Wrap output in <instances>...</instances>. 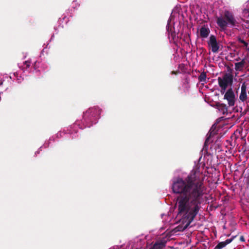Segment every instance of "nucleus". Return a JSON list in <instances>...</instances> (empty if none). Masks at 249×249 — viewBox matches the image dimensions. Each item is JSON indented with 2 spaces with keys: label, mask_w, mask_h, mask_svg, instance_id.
I'll return each instance as SVG.
<instances>
[{
  "label": "nucleus",
  "mask_w": 249,
  "mask_h": 249,
  "mask_svg": "<svg viewBox=\"0 0 249 249\" xmlns=\"http://www.w3.org/2000/svg\"><path fill=\"white\" fill-rule=\"evenodd\" d=\"M172 188L174 193L179 195L176 198L177 217L184 226L183 227L178 226L177 229L178 231H183L189 227L198 213L204 196L206 194L207 188L203 180L194 173L184 179L178 178L173 182Z\"/></svg>",
  "instance_id": "obj_1"
},
{
  "label": "nucleus",
  "mask_w": 249,
  "mask_h": 249,
  "mask_svg": "<svg viewBox=\"0 0 249 249\" xmlns=\"http://www.w3.org/2000/svg\"><path fill=\"white\" fill-rule=\"evenodd\" d=\"M216 23L221 29L225 30L228 26H236L237 22L232 12L225 10L222 16L216 18Z\"/></svg>",
  "instance_id": "obj_2"
},
{
  "label": "nucleus",
  "mask_w": 249,
  "mask_h": 249,
  "mask_svg": "<svg viewBox=\"0 0 249 249\" xmlns=\"http://www.w3.org/2000/svg\"><path fill=\"white\" fill-rule=\"evenodd\" d=\"M218 82L221 89L225 91L228 85H231L233 82V75L231 73H226L222 78H218Z\"/></svg>",
  "instance_id": "obj_3"
},
{
  "label": "nucleus",
  "mask_w": 249,
  "mask_h": 249,
  "mask_svg": "<svg viewBox=\"0 0 249 249\" xmlns=\"http://www.w3.org/2000/svg\"><path fill=\"white\" fill-rule=\"evenodd\" d=\"M224 99L227 100L229 106L232 107L234 106L235 95L231 88L227 90L224 95Z\"/></svg>",
  "instance_id": "obj_4"
},
{
  "label": "nucleus",
  "mask_w": 249,
  "mask_h": 249,
  "mask_svg": "<svg viewBox=\"0 0 249 249\" xmlns=\"http://www.w3.org/2000/svg\"><path fill=\"white\" fill-rule=\"evenodd\" d=\"M208 45L211 47L212 52L213 53H217L219 49V46L217 42L216 37L214 35H211L210 40L208 42Z\"/></svg>",
  "instance_id": "obj_5"
},
{
  "label": "nucleus",
  "mask_w": 249,
  "mask_h": 249,
  "mask_svg": "<svg viewBox=\"0 0 249 249\" xmlns=\"http://www.w3.org/2000/svg\"><path fill=\"white\" fill-rule=\"evenodd\" d=\"M246 82H244L241 86V91L239 96V99L242 102L245 101L247 99V95L246 92Z\"/></svg>",
  "instance_id": "obj_6"
},
{
  "label": "nucleus",
  "mask_w": 249,
  "mask_h": 249,
  "mask_svg": "<svg viewBox=\"0 0 249 249\" xmlns=\"http://www.w3.org/2000/svg\"><path fill=\"white\" fill-rule=\"evenodd\" d=\"M166 241L160 240L156 242L150 249H163L166 246Z\"/></svg>",
  "instance_id": "obj_7"
},
{
  "label": "nucleus",
  "mask_w": 249,
  "mask_h": 249,
  "mask_svg": "<svg viewBox=\"0 0 249 249\" xmlns=\"http://www.w3.org/2000/svg\"><path fill=\"white\" fill-rule=\"evenodd\" d=\"M210 32L209 29L204 25L200 29V36L201 37L206 38L209 36Z\"/></svg>",
  "instance_id": "obj_8"
},
{
  "label": "nucleus",
  "mask_w": 249,
  "mask_h": 249,
  "mask_svg": "<svg viewBox=\"0 0 249 249\" xmlns=\"http://www.w3.org/2000/svg\"><path fill=\"white\" fill-rule=\"evenodd\" d=\"M246 63L245 59H243L240 62L235 63V70L236 71H243Z\"/></svg>",
  "instance_id": "obj_9"
},
{
  "label": "nucleus",
  "mask_w": 249,
  "mask_h": 249,
  "mask_svg": "<svg viewBox=\"0 0 249 249\" xmlns=\"http://www.w3.org/2000/svg\"><path fill=\"white\" fill-rule=\"evenodd\" d=\"M233 240V238L228 239L224 242L219 243L214 248V249H222L225 247L227 245L230 244Z\"/></svg>",
  "instance_id": "obj_10"
},
{
  "label": "nucleus",
  "mask_w": 249,
  "mask_h": 249,
  "mask_svg": "<svg viewBox=\"0 0 249 249\" xmlns=\"http://www.w3.org/2000/svg\"><path fill=\"white\" fill-rule=\"evenodd\" d=\"M166 29L168 33L169 37H171L172 40H174L176 37V33L174 31L172 30L169 24L167 25Z\"/></svg>",
  "instance_id": "obj_11"
},
{
  "label": "nucleus",
  "mask_w": 249,
  "mask_h": 249,
  "mask_svg": "<svg viewBox=\"0 0 249 249\" xmlns=\"http://www.w3.org/2000/svg\"><path fill=\"white\" fill-rule=\"evenodd\" d=\"M218 110L222 113L223 115L227 114L228 113V107L225 104H219L217 105Z\"/></svg>",
  "instance_id": "obj_12"
},
{
  "label": "nucleus",
  "mask_w": 249,
  "mask_h": 249,
  "mask_svg": "<svg viewBox=\"0 0 249 249\" xmlns=\"http://www.w3.org/2000/svg\"><path fill=\"white\" fill-rule=\"evenodd\" d=\"M198 80L200 82L206 83L207 75L206 72H202L198 77Z\"/></svg>",
  "instance_id": "obj_13"
},
{
  "label": "nucleus",
  "mask_w": 249,
  "mask_h": 249,
  "mask_svg": "<svg viewBox=\"0 0 249 249\" xmlns=\"http://www.w3.org/2000/svg\"><path fill=\"white\" fill-rule=\"evenodd\" d=\"M97 112V110L96 108H89L88 110L84 114V117L86 118L88 117L89 115L91 114L92 115H94L95 113Z\"/></svg>",
  "instance_id": "obj_14"
},
{
  "label": "nucleus",
  "mask_w": 249,
  "mask_h": 249,
  "mask_svg": "<svg viewBox=\"0 0 249 249\" xmlns=\"http://www.w3.org/2000/svg\"><path fill=\"white\" fill-rule=\"evenodd\" d=\"M243 16L246 18H249V8L245 9L243 11Z\"/></svg>",
  "instance_id": "obj_15"
},
{
  "label": "nucleus",
  "mask_w": 249,
  "mask_h": 249,
  "mask_svg": "<svg viewBox=\"0 0 249 249\" xmlns=\"http://www.w3.org/2000/svg\"><path fill=\"white\" fill-rule=\"evenodd\" d=\"M30 61H25L24 62V65H23V69H27L28 68H29L30 66Z\"/></svg>",
  "instance_id": "obj_16"
},
{
  "label": "nucleus",
  "mask_w": 249,
  "mask_h": 249,
  "mask_svg": "<svg viewBox=\"0 0 249 249\" xmlns=\"http://www.w3.org/2000/svg\"><path fill=\"white\" fill-rule=\"evenodd\" d=\"M213 131L210 132L209 136H208V137L205 140V144H206V143L209 142L210 138L215 134V133H213Z\"/></svg>",
  "instance_id": "obj_17"
},
{
  "label": "nucleus",
  "mask_w": 249,
  "mask_h": 249,
  "mask_svg": "<svg viewBox=\"0 0 249 249\" xmlns=\"http://www.w3.org/2000/svg\"><path fill=\"white\" fill-rule=\"evenodd\" d=\"M238 41L240 42V43L243 44L244 46L246 47H248V43L246 42L244 40L242 39L241 38L239 37L238 38Z\"/></svg>",
  "instance_id": "obj_18"
},
{
  "label": "nucleus",
  "mask_w": 249,
  "mask_h": 249,
  "mask_svg": "<svg viewBox=\"0 0 249 249\" xmlns=\"http://www.w3.org/2000/svg\"><path fill=\"white\" fill-rule=\"evenodd\" d=\"M240 240L242 242H244L245 241V238L243 236H241L240 237Z\"/></svg>",
  "instance_id": "obj_19"
},
{
  "label": "nucleus",
  "mask_w": 249,
  "mask_h": 249,
  "mask_svg": "<svg viewBox=\"0 0 249 249\" xmlns=\"http://www.w3.org/2000/svg\"><path fill=\"white\" fill-rule=\"evenodd\" d=\"M224 92H225V91H224L223 90H222V89H221V92L222 93H224Z\"/></svg>",
  "instance_id": "obj_20"
},
{
  "label": "nucleus",
  "mask_w": 249,
  "mask_h": 249,
  "mask_svg": "<svg viewBox=\"0 0 249 249\" xmlns=\"http://www.w3.org/2000/svg\"><path fill=\"white\" fill-rule=\"evenodd\" d=\"M247 49L249 52V47H247Z\"/></svg>",
  "instance_id": "obj_21"
}]
</instances>
